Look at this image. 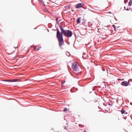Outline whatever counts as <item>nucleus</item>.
<instances>
[{
	"label": "nucleus",
	"instance_id": "nucleus-16",
	"mask_svg": "<svg viewBox=\"0 0 132 132\" xmlns=\"http://www.w3.org/2000/svg\"><path fill=\"white\" fill-rule=\"evenodd\" d=\"M34 50H35L36 49V48H35V46H34Z\"/></svg>",
	"mask_w": 132,
	"mask_h": 132
},
{
	"label": "nucleus",
	"instance_id": "nucleus-8",
	"mask_svg": "<svg viewBox=\"0 0 132 132\" xmlns=\"http://www.w3.org/2000/svg\"><path fill=\"white\" fill-rule=\"evenodd\" d=\"M65 8L66 9L68 10L70 9V6H65Z\"/></svg>",
	"mask_w": 132,
	"mask_h": 132
},
{
	"label": "nucleus",
	"instance_id": "nucleus-18",
	"mask_svg": "<svg viewBox=\"0 0 132 132\" xmlns=\"http://www.w3.org/2000/svg\"><path fill=\"white\" fill-rule=\"evenodd\" d=\"M57 20H58V19L57 18H56V21H57Z\"/></svg>",
	"mask_w": 132,
	"mask_h": 132
},
{
	"label": "nucleus",
	"instance_id": "nucleus-22",
	"mask_svg": "<svg viewBox=\"0 0 132 132\" xmlns=\"http://www.w3.org/2000/svg\"><path fill=\"white\" fill-rule=\"evenodd\" d=\"M85 132H86V131H85Z\"/></svg>",
	"mask_w": 132,
	"mask_h": 132
},
{
	"label": "nucleus",
	"instance_id": "nucleus-1",
	"mask_svg": "<svg viewBox=\"0 0 132 132\" xmlns=\"http://www.w3.org/2000/svg\"><path fill=\"white\" fill-rule=\"evenodd\" d=\"M60 29L61 31V33L58 29L57 30L56 37L59 42V45L61 46L64 44L62 34H64V35L67 37H70L72 36V33L70 30H64L62 26L60 27Z\"/></svg>",
	"mask_w": 132,
	"mask_h": 132
},
{
	"label": "nucleus",
	"instance_id": "nucleus-12",
	"mask_svg": "<svg viewBox=\"0 0 132 132\" xmlns=\"http://www.w3.org/2000/svg\"><path fill=\"white\" fill-rule=\"evenodd\" d=\"M64 82H65V81H64L63 80H62V85L63 84H64Z\"/></svg>",
	"mask_w": 132,
	"mask_h": 132
},
{
	"label": "nucleus",
	"instance_id": "nucleus-20",
	"mask_svg": "<svg viewBox=\"0 0 132 132\" xmlns=\"http://www.w3.org/2000/svg\"><path fill=\"white\" fill-rule=\"evenodd\" d=\"M125 2H126V1H125Z\"/></svg>",
	"mask_w": 132,
	"mask_h": 132
},
{
	"label": "nucleus",
	"instance_id": "nucleus-7",
	"mask_svg": "<svg viewBox=\"0 0 132 132\" xmlns=\"http://www.w3.org/2000/svg\"><path fill=\"white\" fill-rule=\"evenodd\" d=\"M81 18H79L77 20V22L78 23H80V22Z\"/></svg>",
	"mask_w": 132,
	"mask_h": 132
},
{
	"label": "nucleus",
	"instance_id": "nucleus-5",
	"mask_svg": "<svg viewBox=\"0 0 132 132\" xmlns=\"http://www.w3.org/2000/svg\"><path fill=\"white\" fill-rule=\"evenodd\" d=\"M82 4L81 3H79L77 4L76 7V8H79L82 7Z\"/></svg>",
	"mask_w": 132,
	"mask_h": 132
},
{
	"label": "nucleus",
	"instance_id": "nucleus-4",
	"mask_svg": "<svg viewBox=\"0 0 132 132\" xmlns=\"http://www.w3.org/2000/svg\"><path fill=\"white\" fill-rule=\"evenodd\" d=\"M17 79H13V80H4L3 81H8L10 82H15L17 81Z\"/></svg>",
	"mask_w": 132,
	"mask_h": 132
},
{
	"label": "nucleus",
	"instance_id": "nucleus-17",
	"mask_svg": "<svg viewBox=\"0 0 132 132\" xmlns=\"http://www.w3.org/2000/svg\"><path fill=\"white\" fill-rule=\"evenodd\" d=\"M110 103H111V105H112V102H110Z\"/></svg>",
	"mask_w": 132,
	"mask_h": 132
},
{
	"label": "nucleus",
	"instance_id": "nucleus-15",
	"mask_svg": "<svg viewBox=\"0 0 132 132\" xmlns=\"http://www.w3.org/2000/svg\"><path fill=\"white\" fill-rule=\"evenodd\" d=\"M126 10H129V9L128 8L127 9H126Z\"/></svg>",
	"mask_w": 132,
	"mask_h": 132
},
{
	"label": "nucleus",
	"instance_id": "nucleus-10",
	"mask_svg": "<svg viewBox=\"0 0 132 132\" xmlns=\"http://www.w3.org/2000/svg\"><path fill=\"white\" fill-rule=\"evenodd\" d=\"M41 48L40 47H39L36 50L37 51L39 50Z\"/></svg>",
	"mask_w": 132,
	"mask_h": 132
},
{
	"label": "nucleus",
	"instance_id": "nucleus-6",
	"mask_svg": "<svg viewBox=\"0 0 132 132\" xmlns=\"http://www.w3.org/2000/svg\"><path fill=\"white\" fill-rule=\"evenodd\" d=\"M132 3V0L130 1L128 3V5L129 6H130L131 5V4Z\"/></svg>",
	"mask_w": 132,
	"mask_h": 132
},
{
	"label": "nucleus",
	"instance_id": "nucleus-14",
	"mask_svg": "<svg viewBox=\"0 0 132 132\" xmlns=\"http://www.w3.org/2000/svg\"><path fill=\"white\" fill-rule=\"evenodd\" d=\"M112 26L114 28V29H115V28H116V26H115L114 25H112Z\"/></svg>",
	"mask_w": 132,
	"mask_h": 132
},
{
	"label": "nucleus",
	"instance_id": "nucleus-3",
	"mask_svg": "<svg viewBox=\"0 0 132 132\" xmlns=\"http://www.w3.org/2000/svg\"><path fill=\"white\" fill-rule=\"evenodd\" d=\"M129 83V81H128V82L126 81H124L121 82V85L123 86H126L128 85Z\"/></svg>",
	"mask_w": 132,
	"mask_h": 132
},
{
	"label": "nucleus",
	"instance_id": "nucleus-19",
	"mask_svg": "<svg viewBox=\"0 0 132 132\" xmlns=\"http://www.w3.org/2000/svg\"><path fill=\"white\" fill-rule=\"evenodd\" d=\"M124 8L126 9V7H124Z\"/></svg>",
	"mask_w": 132,
	"mask_h": 132
},
{
	"label": "nucleus",
	"instance_id": "nucleus-2",
	"mask_svg": "<svg viewBox=\"0 0 132 132\" xmlns=\"http://www.w3.org/2000/svg\"><path fill=\"white\" fill-rule=\"evenodd\" d=\"M79 66L78 64L77 63L75 62L73 63L72 65V68L75 71H77L79 70Z\"/></svg>",
	"mask_w": 132,
	"mask_h": 132
},
{
	"label": "nucleus",
	"instance_id": "nucleus-11",
	"mask_svg": "<svg viewBox=\"0 0 132 132\" xmlns=\"http://www.w3.org/2000/svg\"><path fill=\"white\" fill-rule=\"evenodd\" d=\"M67 110V109L66 108L64 109L63 111L64 112H65Z\"/></svg>",
	"mask_w": 132,
	"mask_h": 132
},
{
	"label": "nucleus",
	"instance_id": "nucleus-21",
	"mask_svg": "<svg viewBox=\"0 0 132 132\" xmlns=\"http://www.w3.org/2000/svg\"><path fill=\"white\" fill-rule=\"evenodd\" d=\"M125 2H126V1H125Z\"/></svg>",
	"mask_w": 132,
	"mask_h": 132
},
{
	"label": "nucleus",
	"instance_id": "nucleus-13",
	"mask_svg": "<svg viewBox=\"0 0 132 132\" xmlns=\"http://www.w3.org/2000/svg\"><path fill=\"white\" fill-rule=\"evenodd\" d=\"M40 2H42V3H44V2H42V0H38Z\"/></svg>",
	"mask_w": 132,
	"mask_h": 132
},
{
	"label": "nucleus",
	"instance_id": "nucleus-9",
	"mask_svg": "<svg viewBox=\"0 0 132 132\" xmlns=\"http://www.w3.org/2000/svg\"><path fill=\"white\" fill-rule=\"evenodd\" d=\"M126 111L125 110H122L121 111V112L122 114L124 113Z\"/></svg>",
	"mask_w": 132,
	"mask_h": 132
}]
</instances>
